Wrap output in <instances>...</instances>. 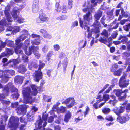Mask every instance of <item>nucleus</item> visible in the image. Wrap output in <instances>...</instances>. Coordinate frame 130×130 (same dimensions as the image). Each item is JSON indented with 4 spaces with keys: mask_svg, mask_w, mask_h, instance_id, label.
Wrapping results in <instances>:
<instances>
[{
    "mask_svg": "<svg viewBox=\"0 0 130 130\" xmlns=\"http://www.w3.org/2000/svg\"><path fill=\"white\" fill-rule=\"evenodd\" d=\"M32 91L30 90L29 87L25 89L22 91L24 97L23 102L25 103L31 104L32 102L31 95H36L37 93L38 87L35 85H31Z\"/></svg>",
    "mask_w": 130,
    "mask_h": 130,
    "instance_id": "nucleus-1",
    "label": "nucleus"
},
{
    "mask_svg": "<svg viewBox=\"0 0 130 130\" xmlns=\"http://www.w3.org/2000/svg\"><path fill=\"white\" fill-rule=\"evenodd\" d=\"M30 44V40L29 39H27L25 42L24 44L20 43L18 45H17V46L15 49V52L17 54L19 53V56H21L23 59L25 60V61L27 62L28 57L26 55H23L22 54V52L20 50L21 48H22L24 50H25L27 49V46Z\"/></svg>",
    "mask_w": 130,
    "mask_h": 130,
    "instance_id": "nucleus-2",
    "label": "nucleus"
},
{
    "mask_svg": "<svg viewBox=\"0 0 130 130\" xmlns=\"http://www.w3.org/2000/svg\"><path fill=\"white\" fill-rule=\"evenodd\" d=\"M18 118L15 117H12L10 118L8 125L11 127L12 130H15L16 127L18 126ZM24 127V125H21L20 130H25ZM5 128V127L4 125H1L0 126V130H4Z\"/></svg>",
    "mask_w": 130,
    "mask_h": 130,
    "instance_id": "nucleus-3",
    "label": "nucleus"
},
{
    "mask_svg": "<svg viewBox=\"0 0 130 130\" xmlns=\"http://www.w3.org/2000/svg\"><path fill=\"white\" fill-rule=\"evenodd\" d=\"M48 116V115L46 114L43 115L42 117L43 120H40L36 122V124H37L38 126V129L39 130H52L49 129H46L44 128V127L47 124L46 121Z\"/></svg>",
    "mask_w": 130,
    "mask_h": 130,
    "instance_id": "nucleus-4",
    "label": "nucleus"
},
{
    "mask_svg": "<svg viewBox=\"0 0 130 130\" xmlns=\"http://www.w3.org/2000/svg\"><path fill=\"white\" fill-rule=\"evenodd\" d=\"M9 7H7L6 8V10L5 11V13L6 20L3 18L0 21V25H5L7 26L8 24H9L10 22H11L12 21V19L11 17L10 16L8 10H7V9Z\"/></svg>",
    "mask_w": 130,
    "mask_h": 130,
    "instance_id": "nucleus-5",
    "label": "nucleus"
},
{
    "mask_svg": "<svg viewBox=\"0 0 130 130\" xmlns=\"http://www.w3.org/2000/svg\"><path fill=\"white\" fill-rule=\"evenodd\" d=\"M128 91V90H125L123 91L119 90H116L114 91V93H115L116 95L117 96H121L119 98V99L120 100H121L126 97V94Z\"/></svg>",
    "mask_w": 130,
    "mask_h": 130,
    "instance_id": "nucleus-6",
    "label": "nucleus"
},
{
    "mask_svg": "<svg viewBox=\"0 0 130 130\" xmlns=\"http://www.w3.org/2000/svg\"><path fill=\"white\" fill-rule=\"evenodd\" d=\"M64 102L66 107L68 108L72 107L76 104L75 100L72 97H70L67 99L65 100Z\"/></svg>",
    "mask_w": 130,
    "mask_h": 130,
    "instance_id": "nucleus-7",
    "label": "nucleus"
},
{
    "mask_svg": "<svg viewBox=\"0 0 130 130\" xmlns=\"http://www.w3.org/2000/svg\"><path fill=\"white\" fill-rule=\"evenodd\" d=\"M17 9H14L11 12V14L14 20H16L19 23H23L24 21V19L21 15H17Z\"/></svg>",
    "mask_w": 130,
    "mask_h": 130,
    "instance_id": "nucleus-8",
    "label": "nucleus"
},
{
    "mask_svg": "<svg viewBox=\"0 0 130 130\" xmlns=\"http://www.w3.org/2000/svg\"><path fill=\"white\" fill-rule=\"evenodd\" d=\"M90 10L91 9L89 8H85L83 9V11L84 12L88 11V12L86 15H83V17L84 20L89 23L91 22L92 20V15L89 12Z\"/></svg>",
    "mask_w": 130,
    "mask_h": 130,
    "instance_id": "nucleus-9",
    "label": "nucleus"
},
{
    "mask_svg": "<svg viewBox=\"0 0 130 130\" xmlns=\"http://www.w3.org/2000/svg\"><path fill=\"white\" fill-rule=\"evenodd\" d=\"M22 34L15 40L16 44L17 45L21 41H23L27 37L28 34V31L26 30H24L22 31Z\"/></svg>",
    "mask_w": 130,
    "mask_h": 130,
    "instance_id": "nucleus-10",
    "label": "nucleus"
},
{
    "mask_svg": "<svg viewBox=\"0 0 130 130\" xmlns=\"http://www.w3.org/2000/svg\"><path fill=\"white\" fill-rule=\"evenodd\" d=\"M103 100V99L100 95H98L97 98H96V102L93 105V107L94 108L96 109H97L99 108H101L102 106H103L105 103L104 102L103 103H102L98 105V104L100 102L102 101Z\"/></svg>",
    "mask_w": 130,
    "mask_h": 130,
    "instance_id": "nucleus-11",
    "label": "nucleus"
},
{
    "mask_svg": "<svg viewBox=\"0 0 130 130\" xmlns=\"http://www.w3.org/2000/svg\"><path fill=\"white\" fill-rule=\"evenodd\" d=\"M66 110V108L63 106H61L59 109H58V106L57 105H54L53 107L52 110L50 111V113L51 114H52L53 111H57L58 113H63Z\"/></svg>",
    "mask_w": 130,
    "mask_h": 130,
    "instance_id": "nucleus-12",
    "label": "nucleus"
},
{
    "mask_svg": "<svg viewBox=\"0 0 130 130\" xmlns=\"http://www.w3.org/2000/svg\"><path fill=\"white\" fill-rule=\"evenodd\" d=\"M101 34L104 37V38L101 37L99 39V41L101 42L106 44L107 41V39L108 38V32L106 30L104 29L103 30Z\"/></svg>",
    "mask_w": 130,
    "mask_h": 130,
    "instance_id": "nucleus-13",
    "label": "nucleus"
},
{
    "mask_svg": "<svg viewBox=\"0 0 130 130\" xmlns=\"http://www.w3.org/2000/svg\"><path fill=\"white\" fill-rule=\"evenodd\" d=\"M39 49L38 47H35L34 46H31L29 47L28 50L27 49H26L25 50H24L25 52V54L28 55H31L32 52L34 51H37Z\"/></svg>",
    "mask_w": 130,
    "mask_h": 130,
    "instance_id": "nucleus-14",
    "label": "nucleus"
},
{
    "mask_svg": "<svg viewBox=\"0 0 130 130\" xmlns=\"http://www.w3.org/2000/svg\"><path fill=\"white\" fill-rule=\"evenodd\" d=\"M79 23L80 27L82 28H84L85 30L87 32H89L90 30V28L88 26L87 23L81 20V18L79 20Z\"/></svg>",
    "mask_w": 130,
    "mask_h": 130,
    "instance_id": "nucleus-15",
    "label": "nucleus"
},
{
    "mask_svg": "<svg viewBox=\"0 0 130 130\" xmlns=\"http://www.w3.org/2000/svg\"><path fill=\"white\" fill-rule=\"evenodd\" d=\"M119 84L120 87H125L128 85V82L126 80L125 77L123 76L120 79Z\"/></svg>",
    "mask_w": 130,
    "mask_h": 130,
    "instance_id": "nucleus-16",
    "label": "nucleus"
},
{
    "mask_svg": "<svg viewBox=\"0 0 130 130\" xmlns=\"http://www.w3.org/2000/svg\"><path fill=\"white\" fill-rule=\"evenodd\" d=\"M42 77V73L40 71H38L35 72L34 78V80L35 81L38 82Z\"/></svg>",
    "mask_w": 130,
    "mask_h": 130,
    "instance_id": "nucleus-17",
    "label": "nucleus"
},
{
    "mask_svg": "<svg viewBox=\"0 0 130 130\" xmlns=\"http://www.w3.org/2000/svg\"><path fill=\"white\" fill-rule=\"evenodd\" d=\"M38 2V0H35L34 2L32 7V11L34 13H37L39 10Z\"/></svg>",
    "mask_w": 130,
    "mask_h": 130,
    "instance_id": "nucleus-18",
    "label": "nucleus"
},
{
    "mask_svg": "<svg viewBox=\"0 0 130 130\" xmlns=\"http://www.w3.org/2000/svg\"><path fill=\"white\" fill-rule=\"evenodd\" d=\"M76 115L78 116V117L76 118L75 119V120L77 122L78 120H80L83 118L84 116V112L82 111L81 110H80L77 112Z\"/></svg>",
    "mask_w": 130,
    "mask_h": 130,
    "instance_id": "nucleus-19",
    "label": "nucleus"
},
{
    "mask_svg": "<svg viewBox=\"0 0 130 130\" xmlns=\"http://www.w3.org/2000/svg\"><path fill=\"white\" fill-rule=\"evenodd\" d=\"M128 119L126 118L124 116H121L118 117L117 119V121L121 123H125L126 121H128Z\"/></svg>",
    "mask_w": 130,
    "mask_h": 130,
    "instance_id": "nucleus-20",
    "label": "nucleus"
},
{
    "mask_svg": "<svg viewBox=\"0 0 130 130\" xmlns=\"http://www.w3.org/2000/svg\"><path fill=\"white\" fill-rule=\"evenodd\" d=\"M40 32L43 34V36L46 38L51 39L52 37L51 36L50 34H48L47 32L43 29H41L40 30Z\"/></svg>",
    "mask_w": 130,
    "mask_h": 130,
    "instance_id": "nucleus-21",
    "label": "nucleus"
},
{
    "mask_svg": "<svg viewBox=\"0 0 130 130\" xmlns=\"http://www.w3.org/2000/svg\"><path fill=\"white\" fill-rule=\"evenodd\" d=\"M125 108L123 107H121L120 108L118 109L116 108L114 109L113 111L117 115H119L120 114L123 112L125 110Z\"/></svg>",
    "mask_w": 130,
    "mask_h": 130,
    "instance_id": "nucleus-22",
    "label": "nucleus"
},
{
    "mask_svg": "<svg viewBox=\"0 0 130 130\" xmlns=\"http://www.w3.org/2000/svg\"><path fill=\"white\" fill-rule=\"evenodd\" d=\"M71 114L70 112L69 111L67 112L65 116V118L64 121L65 122H67L69 119L71 118Z\"/></svg>",
    "mask_w": 130,
    "mask_h": 130,
    "instance_id": "nucleus-23",
    "label": "nucleus"
},
{
    "mask_svg": "<svg viewBox=\"0 0 130 130\" xmlns=\"http://www.w3.org/2000/svg\"><path fill=\"white\" fill-rule=\"evenodd\" d=\"M24 79V78L23 77L18 76L15 77L14 80L15 82L21 84L22 83Z\"/></svg>",
    "mask_w": 130,
    "mask_h": 130,
    "instance_id": "nucleus-24",
    "label": "nucleus"
},
{
    "mask_svg": "<svg viewBox=\"0 0 130 130\" xmlns=\"http://www.w3.org/2000/svg\"><path fill=\"white\" fill-rule=\"evenodd\" d=\"M7 52L6 54H5V53H3L1 54L2 56H7L8 55H12L14 51L13 50L11 49H7L6 50Z\"/></svg>",
    "mask_w": 130,
    "mask_h": 130,
    "instance_id": "nucleus-25",
    "label": "nucleus"
},
{
    "mask_svg": "<svg viewBox=\"0 0 130 130\" xmlns=\"http://www.w3.org/2000/svg\"><path fill=\"white\" fill-rule=\"evenodd\" d=\"M94 26L96 28L94 31L96 33L99 32V27L100 26L99 23L97 20L95 21L94 22Z\"/></svg>",
    "mask_w": 130,
    "mask_h": 130,
    "instance_id": "nucleus-26",
    "label": "nucleus"
},
{
    "mask_svg": "<svg viewBox=\"0 0 130 130\" xmlns=\"http://www.w3.org/2000/svg\"><path fill=\"white\" fill-rule=\"evenodd\" d=\"M5 71L4 72V74L2 77V82H6L9 80V77L8 75H7V73H6Z\"/></svg>",
    "mask_w": 130,
    "mask_h": 130,
    "instance_id": "nucleus-27",
    "label": "nucleus"
},
{
    "mask_svg": "<svg viewBox=\"0 0 130 130\" xmlns=\"http://www.w3.org/2000/svg\"><path fill=\"white\" fill-rule=\"evenodd\" d=\"M40 18L41 20L43 22H44L47 21L49 20L48 18L45 15L43 14H40L39 15Z\"/></svg>",
    "mask_w": 130,
    "mask_h": 130,
    "instance_id": "nucleus-28",
    "label": "nucleus"
},
{
    "mask_svg": "<svg viewBox=\"0 0 130 130\" xmlns=\"http://www.w3.org/2000/svg\"><path fill=\"white\" fill-rule=\"evenodd\" d=\"M26 106L25 105H21V107L19 108L17 111V112L19 114L22 113L23 111L25 110L26 109Z\"/></svg>",
    "mask_w": 130,
    "mask_h": 130,
    "instance_id": "nucleus-29",
    "label": "nucleus"
},
{
    "mask_svg": "<svg viewBox=\"0 0 130 130\" xmlns=\"http://www.w3.org/2000/svg\"><path fill=\"white\" fill-rule=\"evenodd\" d=\"M11 84H9L8 85L6 86L4 88L3 91L5 93L6 92V93L5 94V95H8V91L9 89V88L10 87H11Z\"/></svg>",
    "mask_w": 130,
    "mask_h": 130,
    "instance_id": "nucleus-30",
    "label": "nucleus"
},
{
    "mask_svg": "<svg viewBox=\"0 0 130 130\" xmlns=\"http://www.w3.org/2000/svg\"><path fill=\"white\" fill-rule=\"evenodd\" d=\"M26 71L25 66L24 65H21L19 68V72L22 73H24Z\"/></svg>",
    "mask_w": 130,
    "mask_h": 130,
    "instance_id": "nucleus-31",
    "label": "nucleus"
},
{
    "mask_svg": "<svg viewBox=\"0 0 130 130\" xmlns=\"http://www.w3.org/2000/svg\"><path fill=\"white\" fill-rule=\"evenodd\" d=\"M19 63V61L17 60L13 59L9 61L8 63H10V64L11 65V66L13 67L14 65H15L17 64L18 63Z\"/></svg>",
    "mask_w": 130,
    "mask_h": 130,
    "instance_id": "nucleus-32",
    "label": "nucleus"
},
{
    "mask_svg": "<svg viewBox=\"0 0 130 130\" xmlns=\"http://www.w3.org/2000/svg\"><path fill=\"white\" fill-rule=\"evenodd\" d=\"M87 44V41H84L83 40H81L79 42V45L81 47V48H83L85 47Z\"/></svg>",
    "mask_w": 130,
    "mask_h": 130,
    "instance_id": "nucleus-33",
    "label": "nucleus"
},
{
    "mask_svg": "<svg viewBox=\"0 0 130 130\" xmlns=\"http://www.w3.org/2000/svg\"><path fill=\"white\" fill-rule=\"evenodd\" d=\"M31 43L33 45H39L40 43V38L35 39L32 40Z\"/></svg>",
    "mask_w": 130,
    "mask_h": 130,
    "instance_id": "nucleus-34",
    "label": "nucleus"
},
{
    "mask_svg": "<svg viewBox=\"0 0 130 130\" xmlns=\"http://www.w3.org/2000/svg\"><path fill=\"white\" fill-rule=\"evenodd\" d=\"M62 6H59V3H57L56 4V9L58 12H59L62 10Z\"/></svg>",
    "mask_w": 130,
    "mask_h": 130,
    "instance_id": "nucleus-35",
    "label": "nucleus"
},
{
    "mask_svg": "<svg viewBox=\"0 0 130 130\" xmlns=\"http://www.w3.org/2000/svg\"><path fill=\"white\" fill-rule=\"evenodd\" d=\"M111 97L112 98V99L113 100H110L109 102V103L110 104H112L113 106L115 105L117 102V101L115 99V97L113 95H111Z\"/></svg>",
    "mask_w": 130,
    "mask_h": 130,
    "instance_id": "nucleus-36",
    "label": "nucleus"
},
{
    "mask_svg": "<svg viewBox=\"0 0 130 130\" xmlns=\"http://www.w3.org/2000/svg\"><path fill=\"white\" fill-rule=\"evenodd\" d=\"M122 70L120 69L117 71L114 72V74L115 75L120 76L122 72Z\"/></svg>",
    "mask_w": 130,
    "mask_h": 130,
    "instance_id": "nucleus-37",
    "label": "nucleus"
},
{
    "mask_svg": "<svg viewBox=\"0 0 130 130\" xmlns=\"http://www.w3.org/2000/svg\"><path fill=\"white\" fill-rule=\"evenodd\" d=\"M102 112L105 114H107L109 113L111 110L110 109L108 108H104L102 110Z\"/></svg>",
    "mask_w": 130,
    "mask_h": 130,
    "instance_id": "nucleus-38",
    "label": "nucleus"
},
{
    "mask_svg": "<svg viewBox=\"0 0 130 130\" xmlns=\"http://www.w3.org/2000/svg\"><path fill=\"white\" fill-rule=\"evenodd\" d=\"M5 72L6 73H7V75H9V74H11L12 75H14V74L15 72L13 70H7L5 71Z\"/></svg>",
    "mask_w": 130,
    "mask_h": 130,
    "instance_id": "nucleus-39",
    "label": "nucleus"
},
{
    "mask_svg": "<svg viewBox=\"0 0 130 130\" xmlns=\"http://www.w3.org/2000/svg\"><path fill=\"white\" fill-rule=\"evenodd\" d=\"M97 1H96L95 0H92L91 2L92 4V6L93 5L94 6H95L97 5V2L100 3L103 0H97Z\"/></svg>",
    "mask_w": 130,
    "mask_h": 130,
    "instance_id": "nucleus-40",
    "label": "nucleus"
},
{
    "mask_svg": "<svg viewBox=\"0 0 130 130\" xmlns=\"http://www.w3.org/2000/svg\"><path fill=\"white\" fill-rule=\"evenodd\" d=\"M8 117L7 116H2L1 117L2 120H1L0 123H3V122H5L7 120Z\"/></svg>",
    "mask_w": 130,
    "mask_h": 130,
    "instance_id": "nucleus-41",
    "label": "nucleus"
},
{
    "mask_svg": "<svg viewBox=\"0 0 130 130\" xmlns=\"http://www.w3.org/2000/svg\"><path fill=\"white\" fill-rule=\"evenodd\" d=\"M121 13L123 16L126 17H127L129 15L128 13L127 12H125L123 9H121Z\"/></svg>",
    "mask_w": 130,
    "mask_h": 130,
    "instance_id": "nucleus-42",
    "label": "nucleus"
},
{
    "mask_svg": "<svg viewBox=\"0 0 130 130\" xmlns=\"http://www.w3.org/2000/svg\"><path fill=\"white\" fill-rule=\"evenodd\" d=\"M90 110V109L89 107L88 106H86V108L85 111L84 112V117H85L88 114Z\"/></svg>",
    "mask_w": 130,
    "mask_h": 130,
    "instance_id": "nucleus-43",
    "label": "nucleus"
},
{
    "mask_svg": "<svg viewBox=\"0 0 130 130\" xmlns=\"http://www.w3.org/2000/svg\"><path fill=\"white\" fill-rule=\"evenodd\" d=\"M20 30V29L19 27L15 26L13 28V29L12 30V32H19Z\"/></svg>",
    "mask_w": 130,
    "mask_h": 130,
    "instance_id": "nucleus-44",
    "label": "nucleus"
},
{
    "mask_svg": "<svg viewBox=\"0 0 130 130\" xmlns=\"http://www.w3.org/2000/svg\"><path fill=\"white\" fill-rule=\"evenodd\" d=\"M102 12L101 11H100L98 13H97L95 15V18L97 19H99L100 17L101 16Z\"/></svg>",
    "mask_w": 130,
    "mask_h": 130,
    "instance_id": "nucleus-45",
    "label": "nucleus"
},
{
    "mask_svg": "<svg viewBox=\"0 0 130 130\" xmlns=\"http://www.w3.org/2000/svg\"><path fill=\"white\" fill-rule=\"evenodd\" d=\"M103 98L105 101V102L106 101L109 99V96L107 94H104L103 96Z\"/></svg>",
    "mask_w": 130,
    "mask_h": 130,
    "instance_id": "nucleus-46",
    "label": "nucleus"
},
{
    "mask_svg": "<svg viewBox=\"0 0 130 130\" xmlns=\"http://www.w3.org/2000/svg\"><path fill=\"white\" fill-rule=\"evenodd\" d=\"M44 66L45 64L42 63L41 61H40L39 64V70H40L44 67Z\"/></svg>",
    "mask_w": 130,
    "mask_h": 130,
    "instance_id": "nucleus-47",
    "label": "nucleus"
},
{
    "mask_svg": "<svg viewBox=\"0 0 130 130\" xmlns=\"http://www.w3.org/2000/svg\"><path fill=\"white\" fill-rule=\"evenodd\" d=\"M78 25V22L77 21H75L73 22L71 24V27L73 28L77 26Z\"/></svg>",
    "mask_w": 130,
    "mask_h": 130,
    "instance_id": "nucleus-48",
    "label": "nucleus"
},
{
    "mask_svg": "<svg viewBox=\"0 0 130 130\" xmlns=\"http://www.w3.org/2000/svg\"><path fill=\"white\" fill-rule=\"evenodd\" d=\"M62 13H65L67 12V9L65 5H63L62 6Z\"/></svg>",
    "mask_w": 130,
    "mask_h": 130,
    "instance_id": "nucleus-49",
    "label": "nucleus"
},
{
    "mask_svg": "<svg viewBox=\"0 0 130 130\" xmlns=\"http://www.w3.org/2000/svg\"><path fill=\"white\" fill-rule=\"evenodd\" d=\"M6 42L7 43V45L8 46H12L13 44V42L11 41H9L7 40Z\"/></svg>",
    "mask_w": 130,
    "mask_h": 130,
    "instance_id": "nucleus-50",
    "label": "nucleus"
},
{
    "mask_svg": "<svg viewBox=\"0 0 130 130\" xmlns=\"http://www.w3.org/2000/svg\"><path fill=\"white\" fill-rule=\"evenodd\" d=\"M19 95L18 93L16 92L14 94H12V96L14 100H16L18 98Z\"/></svg>",
    "mask_w": 130,
    "mask_h": 130,
    "instance_id": "nucleus-51",
    "label": "nucleus"
},
{
    "mask_svg": "<svg viewBox=\"0 0 130 130\" xmlns=\"http://www.w3.org/2000/svg\"><path fill=\"white\" fill-rule=\"evenodd\" d=\"M66 19V17L64 16H62L58 17L57 19L58 20H64Z\"/></svg>",
    "mask_w": 130,
    "mask_h": 130,
    "instance_id": "nucleus-52",
    "label": "nucleus"
},
{
    "mask_svg": "<svg viewBox=\"0 0 130 130\" xmlns=\"http://www.w3.org/2000/svg\"><path fill=\"white\" fill-rule=\"evenodd\" d=\"M48 50V46L47 45H45L44 47L42 48V51L44 52H46Z\"/></svg>",
    "mask_w": 130,
    "mask_h": 130,
    "instance_id": "nucleus-53",
    "label": "nucleus"
},
{
    "mask_svg": "<svg viewBox=\"0 0 130 130\" xmlns=\"http://www.w3.org/2000/svg\"><path fill=\"white\" fill-rule=\"evenodd\" d=\"M54 49L55 51H58L60 48V46L58 44H56L53 46Z\"/></svg>",
    "mask_w": 130,
    "mask_h": 130,
    "instance_id": "nucleus-54",
    "label": "nucleus"
},
{
    "mask_svg": "<svg viewBox=\"0 0 130 130\" xmlns=\"http://www.w3.org/2000/svg\"><path fill=\"white\" fill-rule=\"evenodd\" d=\"M72 0H69L68 1V8L69 9H71L72 7Z\"/></svg>",
    "mask_w": 130,
    "mask_h": 130,
    "instance_id": "nucleus-55",
    "label": "nucleus"
},
{
    "mask_svg": "<svg viewBox=\"0 0 130 130\" xmlns=\"http://www.w3.org/2000/svg\"><path fill=\"white\" fill-rule=\"evenodd\" d=\"M31 37L33 38H37V39H39L40 38V36L39 35L35 34H32L31 35Z\"/></svg>",
    "mask_w": 130,
    "mask_h": 130,
    "instance_id": "nucleus-56",
    "label": "nucleus"
},
{
    "mask_svg": "<svg viewBox=\"0 0 130 130\" xmlns=\"http://www.w3.org/2000/svg\"><path fill=\"white\" fill-rule=\"evenodd\" d=\"M34 54L35 55L36 57L37 58H39L40 56V54H39L38 52L37 51H34Z\"/></svg>",
    "mask_w": 130,
    "mask_h": 130,
    "instance_id": "nucleus-57",
    "label": "nucleus"
},
{
    "mask_svg": "<svg viewBox=\"0 0 130 130\" xmlns=\"http://www.w3.org/2000/svg\"><path fill=\"white\" fill-rule=\"evenodd\" d=\"M105 119L108 121H112L113 120V119L112 117L111 116H107L106 117Z\"/></svg>",
    "mask_w": 130,
    "mask_h": 130,
    "instance_id": "nucleus-58",
    "label": "nucleus"
},
{
    "mask_svg": "<svg viewBox=\"0 0 130 130\" xmlns=\"http://www.w3.org/2000/svg\"><path fill=\"white\" fill-rule=\"evenodd\" d=\"M114 86V85H111L110 87H109L108 89L105 91V93H109L110 90L111 89V87H113Z\"/></svg>",
    "mask_w": 130,
    "mask_h": 130,
    "instance_id": "nucleus-59",
    "label": "nucleus"
},
{
    "mask_svg": "<svg viewBox=\"0 0 130 130\" xmlns=\"http://www.w3.org/2000/svg\"><path fill=\"white\" fill-rule=\"evenodd\" d=\"M36 23H42V22L41 19L40 18V16H39V17L36 19Z\"/></svg>",
    "mask_w": 130,
    "mask_h": 130,
    "instance_id": "nucleus-60",
    "label": "nucleus"
},
{
    "mask_svg": "<svg viewBox=\"0 0 130 130\" xmlns=\"http://www.w3.org/2000/svg\"><path fill=\"white\" fill-rule=\"evenodd\" d=\"M117 33L116 32H114L112 35L111 37L113 38H115L117 35Z\"/></svg>",
    "mask_w": 130,
    "mask_h": 130,
    "instance_id": "nucleus-61",
    "label": "nucleus"
},
{
    "mask_svg": "<svg viewBox=\"0 0 130 130\" xmlns=\"http://www.w3.org/2000/svg\"><path fill=\"white\" fill-rule=\"evenodd\" d=\"M128 21V19L123 20L120 21V23L122 25H123L126 22Z\"/></svg>",
    "mask_w": 130,
    "mask_h": 130,
    "instance_id": "nucleus-62",
    "label": "nucleus"
},
{
    "mask_svg": "<svg viewBox=\"0 0 130 130\" xmlns=\"http://www.w3.org/2000/svg\"><path fill=\"white\" fill-rule=\"evenodd\" d=\"M37 110V109L35 106H33L32 108L31 112H35Z\"/></svg>",
    "mask_w": 130,
    "mask_h": 130,
    "instance_id": "nucleus-63",
    "label": "nucleus"
},
{
    "mask_svg": "<svg viewBox=\"0 0 130 130\" xmlns=\"http://www.w3.org/2000/svg\"><path fill=\"white\" fill-rule=\"evenodd\" d=\"M6 45V43H1V46H0V51L2 48H4L5 46Z\"/></svg>",
    "mask_w": 130,
    "mask_h": 130,
    "instance_id": "nucleus-64",
    "label": "nucleus"
}]
</instances>
